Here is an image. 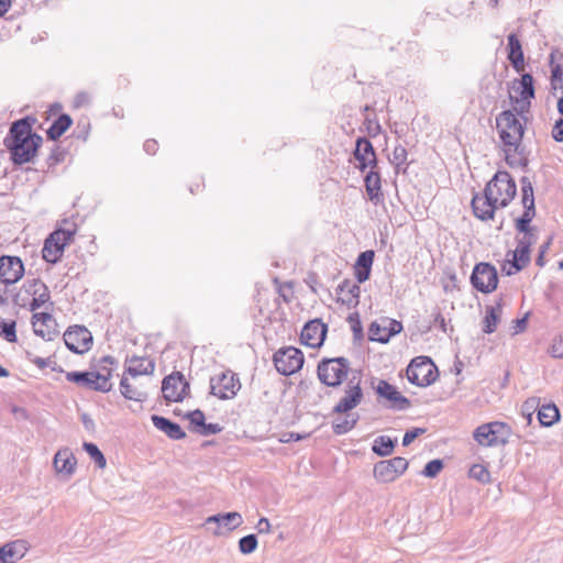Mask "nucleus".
Masks as SVG:
<instances>
[{"instance_id": "ea45409f", "label": "nucleus", "mask_w": 563, "mask_h": 563, "mask_svg": "<svg viewBox=\"0 0 563 563\" xmlns=\"http://www.w3.org/2000/svg\"><path fill=\"white\" fill-rule=\"evenodd\" d=\"M408 152L405 146L398 144L395 146L389 162L394 165L396 174H405L408 169L409 163L407 162Z\"/></svg>"}, {"instance_id": "39448f33", "label": "nucleus", "mask_w": 563, "mask_h": 563, "mask_svg": "<svg viewBox=\"0 0 563 563\" xmlns=\"http://www.w3.org/2000/svg\"><path fill=\"white\" fill-rule=\"evenodd\" d=\"M406 376L410 384L418 387H428L439 377V371L429 356H417L407 366Z\"/></svg>"}, {"instance_id": "ddd939ff", "label": "nucleus", "mask_w": 563, "mask_h": 563, "mask_svg": "<svg viewBox=\"0 0 563 563\" xmlns=\"http://www.w3.org/2000/svg\"><path fill=\"white\" fill-rule=\"evenodd\" d=\"M66 347L75 354H84L91 349L92 334L85 325H71L64 335Z\"/></svg>"}, {"instance_id": "423d86ee", "label": "nucleus", "mask_w": 563, "mask_h": 563, "mask_svg": "<svg viewBox=\"0 0 563 563\" xmlns=\"http://www.w3.org/2000/svg\"><path fill=\"white\" fill-rule=\"evenodd\" d=\"M511 433V428L506 422L493 421L478 426L473 438L479 445L493 448L507 444Z\"/></svg>"}, {"instance_id": "a18cd8bd", "label": "nucleus", "mask_w": 563, "mask_h": 563, "mask_svg": "<svg viewBox=\"0 0 563 563\" xmlns=\"http://www.w3.org/2000/svg\"><path fill=\"white\" fill-rule=\"evenodd\" d=\"M443 466H444V463L442 460H440V459L431 460L424 465L421 474L424 477L434 478L442 471Z\"/></svg>"}, {"instance_id": "c9c22d12", "label": "nucleus", "mask_w": 563, "mask_h": 563, "mask_svg": "<svg viewBox=\"0 0 563 563\" xmlns=\"http://www.w3.org/2000/svg\"><path fill=\"white\" fill-rule=\"evenodd\" d=\"M73 124V119L67 113L59 114L46 131V136L51 141H57Z\"/></svg>"}, {"instance_id": "58836bf2", "label": "nucleus", "mask_w": 563, "mask_h": 563, "mask_svg": "<svg viewBox=\"0 0 563 563\" xmlns=\"http://www.w3.org/2000/svg\"><path fill=\"white\" fill-rule=\"evenodd\" d=\"M560 417V410L554 404L542 405L538 411V419L543 427L553 426Z\"/></svg>"}, {"instance_id": "f03ea898", "label": "nucleus", "mask_w": 563, "mask_h": 563, "mask_svg": "<svg viewBox=\"0 0 563 563\" xmlns=\"http://www.w3.org/2000/svg\"><path fill=\"white\" fill-rule=\"evenodd\" d=\"M65 227H60L52 232L44 241L42 249V256L47 263L56 264L65 250L77 232L76 224L65 219L63 221Z\"/></svg>"}, {"instance_id": "e433bc0d", "label": "nucleus", "mask_w": 563, "mask_h": 563, "mask_svg": "<svg viewBox=\"0 0 563 563\" xmlns=\"http://www.w3.org/2000/svg\"><path fill=\"white\" fill-rule=\"evenodd\" d=\"M344 418H338L332 421V431L335 435H343L355 428L360 420L357 413H345Z\"/></svg>"}, {"instance_id": "09e8293b", "label": "nucleus", "mask_w": 563, "mask_h": 563, "mask_svg": "<svg viewBox=\"0 0 563 563\" xmlns=\"http://www.w3.org/2000/svg\"><path fill=\"white\" fill-rule=\"evenodd\" d=\"M46 288L48 287L40 278L27 279L23 284L24 291L31 296H35L42 290L45 291Z\"/></svg>"}, {"instance_id": "49530a36", "label": "nucleus", "mask_w": 563, "mask_h": 563, "mask_svg": "<svg viewBox=\"0 0 563 563\" xmlns=\"http://www.w3.org/2000/svg\"><path fill=\"white\" fill-rule=\"evenodd\" d=\"M470 477L483 483V484H486V483H489L490 482V473L488 472V470L482 465V464H474L471 468H470Z\"/></svg>"}, {"instance_id": "72a5a7b5", "label": "nucleus", "mask_w": 563, "mask_h": 563, "mask_svg": "<svg viewBox=\"0 0 563 563\" xmlns=\"http://www.w3.org/2000/svg\"><path fill=\"white\" fill-rule=\"evenodd\" d=\"M118 361L111 355H104L101 358H99L97 363L98 371H93L95 375H100L104 377L106 382V388L104 390H101V393H109L112 389V384L110 382L112 377V367L113 365H117ZM99 384H102L103 378H97Z\"/></svg>"}, {"instance_id": "1a4fd4ad", "label": "nucleus", "mask_w": 563, "mask_h": 563, "mask_svg": "<svg viewBox=\"0 0 563 563\" xmlns=\"http://www.w3.org/2000/svg\"><path fill=\"white\" fill-rule=\"evenodd\" d=\"M273 361L279 374L290 376L302 368L305 356L301 350L295 346H287L276 351Z\"/></svg>"}, {"instance_id": "a211bd4d", "label": "nucleus", "mask_w": 563, "mask_h": 563, "mask_svg": "<svg viewBox=\"0 0 563 563\" xmlns=\"http://www.w3.org/2000/svg\"><path fill=\"white\" fill-rule=\"evenodd\" d=\"M533 243V239L521 238L517 242V247L511 252L512 258L508 261L511 268L507 269L506 265L503 266V272L510 276L522 271L530 263V247Z\"/></svg>"}, {"instance_id": "9d476101", "label": "nucleus", "mask_w": 563, "mask_h": 563, "mask_svg": "<svg viewBox=\"0 0 563 563\" xmlns=\"http://www.w3.org/2000/svg\"><path fill=\"white\" fill-rule=\"evenodd\" d=\"M470 282L477 291L482 294H490L498 285L497 269L490 263H477L473 268Z\"/></svg>"}, {"instance_id": "37998d69", "label": "nucleus", "mask_w": 563, "mask_h": 563, "mask_svg": "<svg viewBox=\"0 0 563 563\" xmlns=\"http://www.w3.org/2000/svg\"><path fill=\"white\" fill-rule=\"evenodd\" d=\"M84 450L89 454V456L93 460L96 465L99 468H104L107 465V460L103 453L100 451L97 444L92 442H84Z\"/></svg>"}, {"instance_id": "f3484780", "label": "nucleus", "mask_w": 563, "mask_h": 563, "mask_svg": "<svg viewBox=\"0 0 563 563\" xmlns=\"http://www.w3.org/2000/svg\"><path fill=\"white\" fill-rule=\"evenodd\" d=\"M374 389L379 398H384L388 401V404L385 405L388 409L402 411L411 406L410 400L385 379H379Z\"/></svg>"}, {"instance_id": "680f3d73", "label": "nucleus", "mask_w": 563, "mask_h": 563, "mask_svg": "<svg viewBox=\"0 0 563 563\" xmlns=\"http://www.w3.org/2000/svg\"><path fill=\"white\" fill-rule=\"evenodd\" d=\"M271 528H272V526L267 518H265V517L260 518V520L256 525V530L258 533H269Z\"/></svg>"}, {"instance_id": "6ab92c4d", "label": "nucleus", "mask_w": 563, "mask_h": 563, "mask_svg": "<svg viewBox=\"0 0 563 563\" xmlns=\"http://www.w3.org/2000/svg\"><path fill=\"white\" fill-rule=\"evenodd\" d=\"M327 332L328 325L320 319L310 320L301 330L300 342L312 349L320 347L327 338Z\"/></svg>"}, {"instance_id": "2f4dec72", "label": "nucleus", "mask_w": 563, "mask_h": 563, "mask_svg": "<svg viewBox=\"0 0 563 563\" xmlns=\"http://www.w3.org/2000/svg\"><path fill=\"white\" fill-rule=\"evenodd\" d=\"M26 550L23 540L5 543L0 547V563H15L25 555Z\"/></svg>"}, {"instance_id": "6e6d98bb", "label": "nucleus", "mask_w": 563, "mask_h": 563, "mask_svg": "<svg viewBox=\"0 0 563 563\" xmlns=\"http://www.w3.org/2000/svg\"><path fill=\"white\" fill-rule=\"evenodd\" d=\"M549 353L552 357L563 358V341L561 335L553 340V343L549 347Z\"/></svg>"}, {"instance_id": "393cba45", "label": "nucleus", "mask_w": 563, "mask_h": 563, "mask_svg": "<svg viewBox=\"0 0 563 563\" xmlns=\"http://www.w3.org/2000/svg\"><path fill=\"white\" fill-rule=\"evenodd\" d=\"M336 294L340 296L338 302L346 306L349 309L356 308L360 303L361 288L358 283H354L349 278H345L338 285Z\"/></svg>"}, {"instance_id": "864d4df0", "label": "nucleus", "mask_w": 563, "mask_h": 563, "mask_svg": "<svg viewBox=\"0 0 563 563\" xmlns=\"http://www.w3.org/2000/svg\"><path fill=\"white\" fill-rule=\"evenodd\" d=\"M186 418L190 421L191 424L198 427L199 429H201L206 422L205 413L200 409L189 411L186 415Z\"/></svg>"}, {"instance_id": "6e6552de", "label": "nucleus", "mask_w": 563, "mask_h": 563, "mask_svg": "<svg viewBox=\"0 0 563 563\" xmlns=\"http://www.w3.org/2000/svg\"><path fill=\"white\" fill-rule=\"evenodd\" d=\"M485 187H490L500 208H506L517 194L516 181L506 170H498Z\"/></svg>"}, {"instance_id": "c85d7f7f", "label": "nucleus", "mask_w": 563, "mask_h": 563, "mask_svg": "<svg viewBox=\"0 0 563 563\" xmlns=\"http://www.w3.org/2000/svg\"><path fill=\"white\" fill-rule=\"evenodd\" d=\"M364 186L368 196V199L374 203L378 205L384 200V194L382 191V177L376 168L371 170L364 177Z\"/></svg>"}, {"instance_id": "de8ad7c7", "label": "nucleus", "mask_w": 563, "mask_h": 563, "mask_svg": "<svg viewBox=\"0 0 563 563\" xmlns=\"http://www.w3.org/2000/svg\"><path fill=\"white\" fill-rule=\"evenodd\" d=\"M386 333L385 325H382L377 321H374L369 324L368 328V339L371 341L387 343L388 341L384 340V334Z\"/></svg>"}, {"instance_id": "e2e57ef3", "label": "nucleus", "mask_w": 563, "mask_h": 563, "mask_svg": "<svg viewBox=\"0 0 563 563\" xmlns=\"http://www.w3.org/2000/svg\"><path fill=\"white\" fill-rule=\"evenodd\" d=\"M274 282H275V284L278 285V292L283 297V300L287 303L290 302V298L286 295V291H284V288L291 289L292 288L291 283L280 284L277 278H275Z\"/></svg>"}, {"instance_id": "b1692460", "label": "nucleus", "mask_w": 563, "mask_h": 563, "mask_svg": "<svg viewBox=\"0 0 563 563\" xmlns=\"http://www.w3.org/2000/svg\"><path fill=\"white\" fill-rule=\"evenodd\" d=\"M211 523L216 525V528L212 531V533L214 536H221L223 533L221 530L222 528H225L227 531H233L243 523V518L241 514L236 511L217 514L206 519V526H209Z\"/></svg>"}, {"instance_id": "20e7f679", "label": "nucleus", "mask_w": 563, "mask_h": 563, "mask_svg": "<svg viewBox=\"0 0 563 563\" xmlns=\"http://www.w3.org/2000/svg\"><path fill=\"white\" fill-rule=\"evenodd\" d=\"M350 362L346 357L322 358L317 366L318 379L328 387L340 386L347 377Z\"/></svg>"}, {"instance_id": "774afa93", "label": "nucleus", "mask_w": 563, "mask_h": 563, "mask_svg": "<svg viewBox=\"0 0 563 563\" xmlns=\"http://www.w3.org/2000/svg\"><path fill=\"white\" fill-rule=\"evenodd\" d=\"M434 325H438L443 332H446V322L440 311L434 314Z\"/></svg>"}, {"instance_id": "052dcab7", "label": "nucleus", "mask_w": 563, "mask_h": 563, "mask_svg": "<svg viewBox=\"0 0 563 563\" xmlns=\"http://www.w3.org/2000/svg\"><path fill=\"white\" fill-rule=\"evenodd\" d=\"M552 137L556 142H563V119L560 118L555 121L554 126L552 129Z\"/></svg>"}, {"instance_id": "8fccbe9b", "label": "nucleus", "mask_w": 563, "mask_h": 563, "mask_svg": "<svg viewBox=\"0 0 563 563\" xmlns=\"http://www.w3.org/2000/svg\"><path fill=\"white\" fill-rule=\"evenodd\" d=\"M33 299L30 302V310L35 311L38 308H41L43 305L47 303L49 301L51 295L48 288L46 290H42L37 292V295L32 296Z\"/></svg>"}, {"instance_id": "5fc2aeb1", "label": "nucleus", "mask_w": 563, "mask_h": 563, "mask_svg": "<svg viewBox=\"0 0 563 563\" xmlns=\"http://www.w3.org/2000/svg\"><path fill=\"white\" fill-rule=\"evenodd\" d=\"M223 430V427L219 423L205 422L201 429L198 430V433L202 437H208L211 434L220 433Z\"/></svg>"}, {"instance_id": "473e14b6", "label": "nucleus", "mask_w": 563, "mask_h": 563, "mask_svg": "<svg viewBox=\"0 0 563 563\" xmlns=\"http://www.w3.org/2000/svg\"><path fill=\"white\" fill-rule=\"evenodd\" d=\"M53 464L57 473L70 476L76 468V457L69 449H62L56 452Z\"/></svg>"}, {"instance_id": "cd10ccee", "label": "nucleus", "mask_w": 563, "mask_h": 563, "mask_svg": "<svg viewBox=\"0 0 563 563\" xmlns=\"http://www.w3.org/2000/svg\"><path fill=\"white\" fill-rule=\"evenodd\" d=\"M375 257L373 250L361 252L354 264V276L358 284H363L371 277L372 266Z\"/></svg>"}, {"instance_id": "7ed1b4c3", "label": "nucleus", "mask_w": 563, "mask_h": 563, "mask_svg": "<svg viewBox=\"0 0 563 563\" xmlns=\"http://www.w3.org/2000/svg\"><path fill=\"white\" fill-rule=\"evenodd\" d=\"M496 126L505 146L514 147L518 155L522 154L520 143L525 128L511 110H504L496 117Z\"/></svg>"}, {"instance_id": "13d9d810", "label": "nucleus", "mask_w": 563, "mask_h": 563, "mask_svg": "<svg viewBox=\"0 0 563 563\" xmlns=\"http://www.w3.org/2000/svg\"><path fill=\"white\" fill-rule=\"evenodd\" d=\"M26 355L27 360L34 365H36L40 369H44L46 367L52 366L53 361L51 360V357L44 358L40 356H34L30 352H27Z\"/></svg>"}, {"instance_id": "9b49d317", "label": "nucleus", "mask_w": 563, "mask_h": 563, "mask_svg": "<svg viewBox=\"0 0 563 563\" xmlns=\"http://www.w3.org/2000/svg\"><path fill=\"white\" fill-rule=\"evenodd\" d=\"M241 388L238 375L231 371H224L210 378V395L221 400L232 399Z\"/></svg>"}, {"instance_id": "3c124183", "label": "nucleus", "mask_w": 563, "mask_h": 563, "mask_svg": "<svg viewBox=\"0 0 563 563\" xmlns=\"http://www.w3.org/2000/svg\"><path fill=\"white\" fill-rule=\"evenodd\" d=\"M385 322L388 325H385L386 333L384 334V340L389 341L391 336L400 333L402 331V324L400 321L395 319H386Z\"/></svg>"}, {"instance_id": "c756f323", "label": "nucleus", "mask_w": 563, "mask_h": 563, "mask_svg": "<svg viewBox=\"0 0 563 563\" xmlns=\"http://www.w3.org/2000/svg\"><path fill=\"white\" fill-rule=\"evenodd\" d=\"M507 58L509 63L517 73H521L523 70L525 65V55L520 40L518 38L517 34L511 33L507 36Z\"/></svg>"}, {"instance_id": "bf43d9fd", "label": "nucleus", "mask_w": 563, "mask_h": 563, "mask_svg": "<svg viewBox=\"0 0 563 563\" xmlns=\"http://www.w3.org/2000/svg\"><path fill=\"white\" fill-rule=\"evenodd\" d=\"M563 81V69L560 65H556L552 68L551 75V86L554 90L558 89V85Z\"/></svg>"}, {"instance_id": "0eeeda50", "label": "nucleus", "mask_w": 563, "mask_h": 563, "mask_svg": "<svg viewBox=\"0 0 563 563\" xmlns=\"http://www.w3.org/2000/svg\"><path fill=\"white\" fill-rule=\"evenodd\" d=\"M521 203L523 206V213L516 219V229L518 232L523 233L522 238L529 236L533 239V234L531 233L530 223L536 217V203H534V195H533V186L530 179L527 176L521 177Z\"/></svg>"}, {"instance_id": "aec40b11", "label": "nucleus", "mask_w": 563, "mask_h": 563, "mask_svg": "<svg viewBox=\"0 0 563 563\" xmlns=\"http://www.w3.org/2000/svg\"><path fill=\"white\" fill-rule=\"evenodd\" d=\"M24 274V265L20 257L2 255L0 256V283L12 285L18 283Z\"/></svg>"}, {"instance_id": "f704fd0d", "label": "nucleus", "mask_w": 563, "mask_h": 563, "mask_svg": "<svg viewBox=\"0 0 563 563\" xmlns=\"http://www.w3.org/2000/svg\"><path fill=\"white\" fill-rule=\"evenodd\" d=\"M503 307V299L500 298L495 306H487L485 311V317L483 320V332L486 334H490L496 331L497 324L500 320Z\"/></svg>"}, {"instance_id": "4c0bfd02", "label": "nucleus", "mask_w": 563, "mask_h": 563, "mask_svg": "<svg viewBox=\"0 0 563 563\" xmlns=\"http://www.w3.org/2000/svg\"><path fill=\"white\" fill-rule=\"evenodd\" d=\"M120 391L125 399L144 402L148 398V394L129 383V379L123 375L120 382Z\"/></svg>"}, {"instance_id": "4be33fe9", "label": "nucleus", "mask_w": 563, "mask_h": 563, "mask_svg": "<svg viewBox=\"0 0 563 563\" xmlns=\"http://www.w3.org/2000/svg\"><path fill=\"white\" fill-rule=\"evenodd\" d=\"M34 333L45 341H53L58 336L57 322L49 312H36L32 316Z\"/></svg>"}, {"instance_id": "a19ab883", "label": "nucleus", "mask_w": 563, "mask_h": 563, "mask_svg": "<svg viewBox=\"0 0 563 563\" xmlns=\"http://www.w3.org/2000/svg\"><path fill=\"white\" fill-rule=\"evenodd\" d=\"M396 440L390 439L387 435H379L374 440L372 450L378 456H388L394 452Z\"/></svg>"}, {"instance_id": "f257e3e1", "label": "nucleus", "mask_w": 563, "mask_h": 563, "mask_svg": "<svg viewBox=\"0 0 563 563\" xmlns=\"http://www.w3.org/2000/svg\"><path fill=\"white\" fill-rule=\"evenodd\" d=\"M34 123L35 119L29 115L14 121L3 140L15 166L33 162L43 143V137L32 130Z\"/></svg>"}, {"instance_id": "dca6fc26", "label": "nucleus", "mask_w": 563, "mask_h": 563, "mask_svg": "<svg viewBox=\"0 0 563 563\" xmlns=\"http://www.w3.org/2000/svg\"><path fill=\"white\" fill-rule=\"evenodd\" d=\"M186 389H189V383L180 372H173L162 382L163 396L170 402L183 401Z\"/></svg>"}, {"instance_id": "4468645a", "label": "nucleus", "mask_w": 563, "mask_h": 563, "mask_svg": "<svg viewBox=\"0 0 563 563\" xmlns=\"http://www.w3.org/2000/svg\"><path fill=\"white\" fill-rule=\"evenodd\" d=\"M471 206L474 216L482 221L493 220L496 210L500 208L495 196L490 192V187H485L482 194H475Z\"/></svg>"}, {"instance_id": "bb28decb", "label": "nucleus", "mask_w": 563, "mask_h": 563, "mask_svg": "<svg viewBox=\"0 0 563 563\" xmlns=\"http://www.w3.org/2000/svg\"><path fill=\"white\" fill-rule=\"evenodd\" d=\"M125 363L128 366L124 369L123 375L126 374L136 377L140 375H152L155 369V362L151 357H141L133 355L131 357H126Z\"/></svg>"}, {"instance_id": "4d7b16f0", "label": "nucleus", "mask_w": 563, "mask_h": 563, "mask_svg": "<svg viewBox=\"0 0 563 563\" xmlns=\"http://www.w3.org/2000/svg\"><path fill=\"white\" fill-rule=\"evenodd\" d=\"M426 429L423 428H412L407 430L402 438V445L408 446L416 438L423 434Z\"/></svg>"}, {"instance_id": "79ce46f5", "label": "nucleus", "mask_w": 563, "mask_h": 563, "mask_svg": "<svg viewBox=\"0 0 563 563\" xmlns=\"http://www.w3.org/2000/svg\"><path fill=\"white\" fill-rule=\"evenodd\" d=\"M0 336L9 343H15L16 336V322L14 320L5 321L0 318Z\"/></svg>"}, {"instance_id": "a878e982", "label": "nucleus", "mask_w": 563, "mask_h": 563, "mask_svg": "<svg viewBox=\"0 0 563 563\" xmlns=\"http://www.w3.org/2000/svg\"><path fill=\"white\" fill-rule=\"evenodd\" d=\"M97 378H104L103 376L95 375L93 371H73L66 373V379L70 383L77 384L79 386L86 387L87 389L100 391L104 390L106 382L103 380L102 384H99Z\"/></svg>"}, {"instance_id": "412c9836", "label": "nucleus", "mask_w": 563, "mask_h": 563, "mask_svg": "<svg viewBox=\"0 0 563 563\" xmlns=\"http://www.w3.org/2000/svg\"><path fill=\"white\" fill-rule=\"evenodd\" d=\"M355 159L358 162L357 168L365 172L367 167L376 168L378 161L372 142L365 136L356 139L355 148L353 151Z\"/></svg>"}, {"instance_id": "338daca9", "label": "nucleus", "mask_w": 563, "mask_h": 563, "mask_svg": "<svg viewBox=\"0 0 563 563\" xmlns=\"http://www.w3.org/2000/svg\"><path fill=\"white\" fill-rule=\"evenodd\" d=\"M143 147L147 154L154 155L158 150V143L155 140H146Z\"/></svg>"}, {"instance_id": "0e129e2a", "label": "nucleus", "mask_w": 563, "mask_h": 563, "mask_svg": "<svg viewBox=\"0 0 563 563\" xmlns=\"http://www.w3.org/2000/svg\"><path fill=\"white\" fill-rule=\"evenodd\" d=\"M506 162L507 164L510 166V167H514L516 165L522 167V168H526L528 166V158L523 156V153L520 155V158L518 162L514 161L510 158V156L507 154L506 156Z\"/></svg>"}, {"instance_id": "69168bd1", "label": "nucleus", "mask_w": 563, "mask_h": 563, "mask_svg": "<svg viewBox=\"0 0 563 563\" xmlns=\"http://www.w3.org/2000/svg\"><path fill=\"white\" fill-rule=\"evenodd\" d=\"M89 102V96L86 92H79L74 99V107L80 108Z\"/></svg>"}, {"instance_id": "c03bdc74", "label": "nucleus", "mask_w": 563, "mask_h": 563, "mask_svg": "<svg viewBox=\"0 0 563 563\" xmlns=\"http://www.w3.org/2000/svg\"><path fill=\"white\" fill-rule=\"evenodd\" d=\"M257 537L254 533L244 536L239 540V551L244 555L253 553L257 549Z\"/></svg>"}, {"instance_id": "5701e85b", "label": "nucleus", "mask_w": 563, "mask_h": 563, "mask_svg": "<svg viewBox=\"0 0 563 563\" xmlns=\"http://www.w3.org/2000/svg\"><path fill=\"white\" fill-rule=\"evenodd\" d=\"M533 77L531 74L526 73L521 75V78L518 80L519 86L515 89L520 96L519 99H514L512 96H510L511 101H515L517 103H520L519 108L516 109L517 113L522 115L525 112H527L531 104V99L534 98V86H533Z\"/></svg>"}, {"instance_id": "603ef678", "label": "nucleus", "mask_w": 563, "mask_h": 563, "mask_svg": "<svg viewBox=\"0 0 563 563\" xmlns=\"http://www.w3.org/2000/svg\"><path fill=\"white\" fill-rule=\"evenodd\" d=\"M64 159H65L64 151H62L58 145H55L52 148V152L48 155L46 163H47L48 168H53L56 165H58L59 163H62Z\"/></svg>"}, {"instance_id": "f8f14e48", "label": "nucleus", "mask_w": 563, "mask_h": 563, "mask_svg": "<svg viewBox=\"0 0 563 563\" xmlns=\"http://www.w3.org/2000/svg\"><path fill=\"white\" fill-rule=\"evenodd\" d=\"M408 465V461L401 456L383 460L374 465L373 475L379 483H391L407 471Z\"/></svg>"}, {"instance_id": "2eb2a0df", "label": "nucleus", "mask_w": 563, "mask_h": 563, "mask_svg": "<svg viewBox=\"0 0 563 563\" xmlns=\"http://www.w3.org/2000/svg\"><path fill=\"white\" fill-rule=\"evenodd\" d=\"M363 397L364 395L361 382L353 377L347 382L344 389V396L333 407L332 412L336 415L347 413L362 402Z\"/></svg>"}, {"instance_id": "7c9ffc66", "label": "nucleus", "mask_w": 563, "mask_h": 563, "mask_svg": "<svg viewBox=\"0 0 563 563\" xmlns=\"http://www.w3.org/2000/svg\"><path fill=\"white\" fill-rule=\"evenodd\" d=\"M151 420L156 429L164 432L172 440H181L186 437V432L181 429V427L168 418L153 415Z\"/></svg>"}]
</instances>
